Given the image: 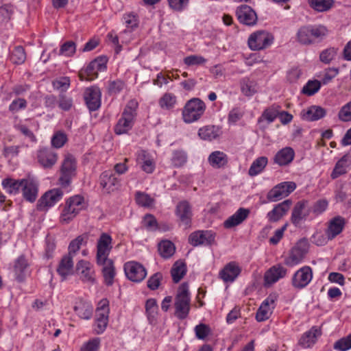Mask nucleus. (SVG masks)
I'll return each mask as SVG.
<instances>
[{"mask_svg":"<svg viewBox=\"0 0 351 351\" xmlns=\"http://www.w3.org/2000/svg\"><path fill=\"white\" fill-rule=\"evenodd\" d=\"M328 34V29L323 25H307L298 29L295 38L300 44L309 45L323 40Z\"/></svg>","mask_w":351,"mask_h":351,"instance_id":"1","label":"nucleus"},{"mask_svg":"<svg viewBox=\"0 0 351 351\" xmlns=\"http://www.w3.org/2000/svg\"><path fill=\"white\" fill-rule=\"evenodd\" d=\"M138 106V104L134 99L130 100L127 104L121 117L119 119L114 127V132L117 134H126L132 128Z\"/></svg>","mask_w":351,"mask_h":351,"instance_id":"2","label":"nucleus"},{"mask_svg":"<svg viewBox=\"0 0 351 351\" xmlns=\"http://www.w3.org/2000/svg\"><path fill=\"white\" fill-rule=\"evenodd\" d=\"M174 307V315L177 318L179 319L186 318L191 309V297L186 283L180 285L176 293Z\"/></svg>","mask_w":351,"mask_h":351,"instance_id":"3","label":"nucleus"},{"mask_svg":"<svg viewBox=\"0 0 351 351\" xmlns=\"http://www.w3.org/2000/svg\"><path fill=\"white\" fill-rule=\"evenodd\" d=\"M206 106L199 98H192L186 101L182 111V118L184 123H192L197 121L204 115Z\"/></svg>","mask_w":351,"mask_h":351,"instance_id":"4","label":"nucleus"},{"mask_svg":"<svg viewBox=\"0 0 351 351\" xmlns=\"http://www.w3.org/2000/svg\"><path fill=\"white\" fill-rule=\"evenodd\" d=\"M274 36L267 31L258 30L252 33L247 39L249 48L253 51H261L269 47L274 43Z\"/></svg>","mask_w":351,"mask_h":351,"instance_id":"5","label":"nucleus"},{"mask_svg":"<svg viewBox=\"0 0 351 351\" xmlns=\"http://www.w3.org/2000/svg\"><path fill=\"white\" fill-rule=\"evenodd\" d=\"M85 203L84 197L81 195H74L69 197L62 210L61 219L64 222H69L73 219L84 208Z\"/></svg>","mask_w":351,"mask_h":351,"instance_id":"6","label":"nucleus"},{"mask_svg":"<svg viewBox=\"0 0 351 351\" xmlns=\"http://www.w3.org/2000/svg\"><path fill=\"white\" fill-rule=\"evenodd\" d=\"M109 302L107 299L101 300L96 309V318L94 330L96 334H101L106 330L108 322Z\"/></svg>","mask_w":351,"mask_h":351,"instance_id":"7","label":"nucleus"},{"mask_svg":"<svg viewBox=\"0 0 351 351\" xmlns=\"http://www.w3.org/2000/svg\"><path fill=\"white\" fill-rule=\"evenodd\" d=\"M76 160L71 155H66L61 167V176L59 183L62 187H66L71 183V179L76 174Z\"/></svg>","mask_w":351,"mask_h":351,"instance_id":"8","label":"nucleus"},{"mask_svg":"<svg viewBox=\"0 0 351 351\" xmlns=\"http://www.w3.org/2000/svg\"><path fill=\"white\" fill-rule=\"evenodd\" d=\"M277 300V294L271 293L262 302L256 313L257 322H262L269 319L276 308Z\"/></svg>","mask_w":351,"mask_h":351,"instance_id":"9","label":"nucleus"},{"mask_svg":"<svg viewBox=\"0 0 351 351\" xmlns=\"http://www.w3.org/2000/svg\"><path fill=\"white\" fill-rule=\"evenodd\" d=\"M75 274L85 283L93 284L95 282L94 265L86 260H80L76 263Z\"/></svg>","mask_w":351,"mask_h":351,"instance_id":"10","label":"nucleus"},{"mask_svg":"<svg viewBox=\"0 0 351 351\" xmlns=\"http://www.w3.org/2000/svg\"><path fill=\"white\" fill-rule=\"evenodd\" d=\"M96 262L110 259V253L112 249V239L107 233H102L97 241Z\"/></svg>","mask_w":351,"mask_h":351,"instance_id":"11","label":"nucleus"},{"mask_svg":"<svg viewBox=\"0 0 351 351\" xmlns=\"http://www.w3.org/2000/svg\"><path fill=\"white\" fill-rule=\"evenodd\" d=\"M308 251V245L306 241H299L290 251L288 256L285 259L287 266L294 267L302 262Z\"/></svg>","mask_w":351,"mask_h":351,"instance_id":"12","label":"nucleus"},{"mask_svg":"<svg viewBox=\"0 0 351 351\" xmlns=\"http://www.w3.org/2000/svg\"><path fill=\"white\" fill-rule=\"evenodd\" d=\"M313 276L312 269L309 266H303L293 275L291 285L296 289H302L310 284Z\"/></svg>","mask_w":351,"mask_h":351,"instance_id":"13","label":"nucleus"},{"mask_svg":"<svg viewBox=\"0 0 351 351\" xmlns=\"http://www.w3.org/2000/svg\"><path fill=\"white\" fill-rule=\"evenodd\" d=\"M126 277L131 281L139 282L147 276V271L143 265L136 261H128L124 264Z\"/></svg>","mask_w":351,"mask_h":351,"instance_id":"14","label":"nucleus"},{"mask_svg":"<svg viewBox=\"0 0 351 351\" xmlns=\"http://www.w3.org/2000/svg\"><path fill=\"white\" fill-rule=\"evenodd\" d=\"M295 188L296 184L293 182H284L270 190L267 197L270 202H277L287 197Z\"/></svg>","mask_w":351,"mask_h":351,"instance_id":"15","label":"nucleus"},{"mask_svg":"<svg viewBox=\"0 0 351 351\" xmlns=\"http://www.w3.org/2000/svg\"><path fill=\"white\" fill-rule=\"evenodd\" d=\"M189 241L193 246L211 245L215 242V233L212 230H197L190 234Z\"/></svg>","mask_w":351,"mask_h":351,"instance_id":"16","label":"nucleus"},{"mask_svg":"<svg viewBox=\"0 0 351 351\" xmlns=\"http://www.w3.org/2000/svg\"><path fill=\"white\" fill-rule=\"evenodd\" d=\"M136 162L141 169L146 173H152L156 169V160L154 156L145 150H139L136 154Z\"/></svg>","mask_w":351,"mask_h":351,"instance_id":"17","label":"nucleus"},{"mask_svg":"<svg viewBox=\"0 0 351 351\" xmlns=\"http://www.w3.org/2000/svg\"><path fill=\"white\" fill-rule=\"evenodd\" d=\"M311 208L308 205V202L306 201L298 202L292 211L291 214V221L295 226H300L303 221H304L309 213Z\"/></svg>","mask_w":351,"mask_h":351,"instance_id":"18","label":"nucleus"},{"mask_svg":"<svg viewBox=\"0 0 351 351\" xmlns=\"http://www.w3.org/2000/svg\"><path fill=\"white\" fill-rule=\"evenodd\" d=\"M287 274V269L280 264L275 265L266 271L264 275V282L270 286L285 278Z\"/></svg>","mask_w":351,"mask_h":351,"instance_id":"19","label":"nucleus"},{"mask_svg":"<svg viewBox=\"0 0 351 351\" xmlns=\"http://www.w3.org/2000/svg\"><path fill=\"white\" fill-rule=\"evenodd\" d=\"M241 267L239 264L235 261H231L227 263L219 271V277L223 282H233L240 275Z\"/></svg>","mask_w":351,"mask_h":351,"instance_id":"20","label":"nucleus"},{"mask_svg":"<svg viewBox=\"0 0 351 351\" xmlns=\"http://www.w3.org/2000/svg\"><path fill=\"white\" fill-rule=\"evenodd\" d=\"M99 185L104 193L114 191L119 186V180L111 171H104L99 177Z\"/></svg>","mask_w":351,"mask_h":351,"instance_id":"21","label":"nucleus"},{"mask_svg":"<svg viewBox=\"0 0 351 351\" xmlns=\"http://www.w3.org/2000/svg\"><path fill=\"white\" fill-rule=\"evenodd\" d=\"M101 95V91L97 86H91L85 90L84 97L90 110L94 111L100 107Z\"/></svg>","mask_w":351,"mask_h":351,"instance_id":"22","label":"nucleus"},{"mask_svg":"<svg viewBox=\"0 0 351 351\" xmlns=\"http://www.w3.org/2000/svg\"><path fill=\"white\" fill-rule=\"evenodd\" d=\"M236 14L240 23L246 25H254L256 23V12L248 5H243L237 8Z\"/></svg>","mask_w":351,"mask_h":351,"instance_id":"23","label":"nucleus"},{"mask_svg":"<svg viewBox=\"0 0 351 351\" xmlns=\"http://www.w3.org/2000/svg\"><path fill=\"white\" fill-rule=\"evenodd\" d=\"M321 335V329L317 326H313L302 335L299 340V345L305 349L311 348L316 343Z\"/></svg>","mask_w":351,"mask_h":351,"instance_id":"24","label":"nucleus"},{"mask_svg":"<svg viewBox=\"0 0 351 351\" xmlns=\"http://www.w3.org/2000/svg\"><path fill=\"white\" fill-rule=\"evenodd\" d=\"M250 213L248 208H240L223 222L224 228L230 229L241 224L247 219Z\"/></svg>","mask_w":351,"mask_h":351,"instance_id":"25","label":"nucleus"},{"mask_svg":"<svg viewBox=\"0 0 351 351\" xmlns=\"http://www.w3.org/2000/svg\"><path fill=\"white\" fill-rule=\"evenodd\" d=\"M346 224L345 219L341 216H337L328 221V225L326 231L328 239H332L339 234Z\"/></svg>","mask_w":351,"mask_h":351,"instance_id":"26","label":"nucleus"},{"mask_svg":"<svg viewBox=\"0 0 351 351\" xmlns=\"http://www.w3.org/2000/svg\"><path fill=\"white\" fill-rule=\"evenodd\" d=\"M326 110L319 106H311L301 111L300 116L303 120L308 121H317L325 117Z\"/></svg>","mask_w":351,"mask_h":351,"instance_id":"27","label":"nucleus"},{"mask_svg":"<svg viewBox=\"0 0 351 351\" xmlns=\"http://www.w3.org/2000/svg\"><path fill=\"white\" fill-rule=\"evenodd\" d=\"M295 157V152L290 147H286L280 149L274 157V162L279 166L289 165Z\"/></svg>","mask_w":351,"mask_h":351,"instance_id":"28","label":"nucleus"},{"mask_svg":"<svg viewBox=\"0 0 351 351\" xmlns=\"http://www.w3.org/2000/svg\"><path fill=\"white\" fill-rule=\"evenodd\" d=\"M291 202L285 200L274 206V208L267 213V217L269 221L276 222L280 220L290 208Z\"/></svg>","mask_w":351,"mask_h":351,"instance_id":"29","label":"nucleus"},{"mask_svg":"<svg viewBox=\"0 0 351 351\" xmlns=\"http://www.w3.org/2000/svg\"><path fill=\"white\" fill-rule=\"evenodd\" d=\"M145 315L149 324L156 325L159 317V311L157 302L154 298L148 299L145 305Z\"/></svg>","mask_w":351,"mask_h":351,"instance_id":"30","label":"nucleus"},{"mask_svg":"<svg viewBox=\"0 0 351 351\" xmlns=\"http://www.w3.org/2000/svg\"><path fill=\"white\" fill-rule=\"evenodd\" d=\"M351 165V155L346 154L341 157L335 164V166L330 174L332 179H336L339 176L346 174Z\"/></svg>","mask_w":351,"mask_h":351,"instance_id":"31","label":"nucleus"},{"mask_svg":"<svg viewBox=\"0 0 351 351\" xmlns=\"http://www.w3.org/2000/svg\"><path fill=\"white\" fill-rule=\"evenodd\" d=\"M96 263L97 265L101 267L105 282L108 285H112L116 274L113 261L112 259H107Z\"/></svg>","mask_w":351,"mask_h":351,"instance_id":"32","label":"nucleus"},{"mask_svg":"<svg viewBox=\"0 0 351 351\" xmlns=\"http://www.w3.org/2000/svg\"><path fill=\"white\" fill-rule=\"evenodd\" d=\"M73 309L76 314L82 319H90L93 315V306L88 302L81 299L75 302Z\"/></svg>","mask_w":351,"mask_h":351,"instance_id":"33","label":"nucleus"},{"mask_svg":"<svg viewBox=\"0 0 351 351\" xmlns=\"http://www.w3.org/2000/svg\"><path fill=\"white\" fill-rule=\"evenodd\" d=\"M21 191L27 201L34 202L38 195V184L33 180L25 179Z\"/></svg>","mask_w":351,"mask_h":351,"instance_id":"34","label":"nucleus"},{"mask_svg":"<svg viewBox=\"0 0 351 351\" xmlns=\"http://www.w3.org/2000/svg\"><path fill=\"white\" fill-rule=\"evenodd\" d=\"M24 180L25 179L15 180L6 178L2 180L3 189L10 195H16L21 191Z\"/></svg>","mask_w":351,"mask_h":351,"instance_id":"35","label":"nucleus"},{"mask_svg":"<svg viewBox=\"0 0 351 351\" xmlns=\"http://www.w3.org/2000/svg\"><path fill=\"white\" fill-rule=\"evenodd\" d=\"M176 214L180 221L186 225L189 224L192 217L190 204L186 201L180 202L176 206Z\"/></svg>","mask_w":351,"mask_h":351,"instance_id":"36","label":"nucleus"},{"mask_svg":"<svg viewBox=\"0 0 351 351\" xmlns=\"http://www.w3.org/2000/svg\"><path fill=\"white\" fill-rule=\"evenodd\" d=\"M88 242V236L82 234L71 240L68 246L69 255L74 257L80 251L81 247L86 246Z\"/></svg>","mask_w":351,"mask_h":351,"instance_id":"37","label":"nucleus"},{"mask_svg":"<svg viewBox=\"0 0 351 351\" xmlns=\"http://www.w3.org/2000/svg\"><path fill=\"white\" fill-rule=\"evenodd\" d=\"M227 155L220 151L213 152L208 158V161L213 168H221L228 163Z\"/></svg>","mask_w":351,"mask_h":351,"instance_id":"38","label":"nucleus"},{"mask_svg":"<svg viewBox=\"0 0 351 351\" xmlns=\"http://www.w3.org/2000/svg\"><path fill=\"white\" fill-rule=\"evenodd\" d=\"M177 97L171 93H165L158 100L160 108L165 110H171L177 105Z\"/></svg>","mask_w":351,"mask_h":351,"instance_id":"39","label":"nucleus"},{"mask_svg":"<svg viewBox=\"0 0 351 351\" xmlns=\"http://www.w3.org/2000/svg\"><path fill=\"white\" fill-rule=\"evenodd\" d=\"M63 194V191L60 189L56 188L45 192V208H51L60 201Z\"/></svg>","mask_w":351,"mask_h":351,"instance_id":"40","label":"nucleus"},{"mask_svg":"<svg viewBox=\"0 0 351 351\" xmlns=\"http://www.w3.org/2000/svg\"><path fill=\"white\" fill-rule=\"evenodd\" d=\"M241 93L247 97H252L258 90L256 82L249 78H243L240 82Z\"/></svg>","mask_w":351,"mask_h":351,"instance_id":"41","label":"nucleus"},{"mask_svg":"<svg viewBox=\"0 0 351 351\" xmlns=\"http://www.w3.org/2000/svg\"><path fill=\"white\" fill-rule=\"evenodd\" d=\"M73 257L69 254H66L62 258L58 269L60 275L65 277L72 272L73 267Z\"/></svg>","mask_w":351,"mask_h":351,"instance_id":"42","label":"nucleus"},{"mask_svg":"<svg viewBox=\"0 0 351 351\" xmlns=\"http://www.w3.org/2000/svg\"><path fill=\"white\" fill-rule=\"evenodd\" d=\"M268 162L267 158L261 156L256 158L251 165L249 169V175L255 176L261 173Z\"/></svg>","mask_w":351,"mask_h":351,"instance_id":"43","label":"nucleus"},{"mask_svg":"<svg viewBox=\"0 0 351 351\" xmlns=\"http://www.w3.org/2000/svg\"><path fill=\"white\" fill-rule=\"evenodd\" d=\"M311 8L317 12H326L330 10L334 4L333 0H308Z\"/></svg>","mask_w":351,"mask_h":351,"instance_id":"44","label":"nucleus"},{"mask_svg":"<svg viewBox=\"0 0 351 351\" xmlns=\"http://www.w3.org/2000/svg\"><path fill=\"white\" fill-rule=\"evenodd\" d=\"M158 251L163 258H168L173 255L176 247L170 241H162L158 245Z\"/></svg>","mask_w":351,"mask_h":351,"instance_id":"45","label":"nucleus"},{"mask_svg":"<svg viewBox=\"0 0 351 351\" xmlns=\"http://www.w3.org/2000/svg\"><path fill=\"white\" fill-rule=\"evenodd\" d=\"M186 265L182 261H177L171 269V276L175 282H178L186 274Z\"/></svg>","mask_w":351,"mask_h":351,"instance_id":"46","label":"nucleus"},{"mask_svg":"<svg viewBox=\"0 0 351 351\" xmlns=\"http://www.w3.org/2000/svg\"><path fill=\"white\" fill-rule=\"evenodd\" d=\"M199 137L205 141H212L218 136L217 129L214 126H205L198 131Z\"/></svg>","mask_w":351,"mask_h":351,"instance_id":"47","label":"nucleus"},{"mask_svg":"<svg viewBox=\"0 0 351 351\" xmlns=\"http://www.w3.org/2000/svg\"><path fill=\"white\" fill-rule=\"evenodd\" d=\"M322 86L320 81L317 80H310L303 86L302 93L307 96H312L317 93Z\"/></svg>","mask_w":351,"mask_h":351,"instance_id":"48","label":"nucleus"},{"mask_svg":"<svg viewBox=\"0 0 351 351\" xmlns=\"http://www.w3.org/2000/svg\"><path fill=\"white\" fill-rule=\"evenodd\" d=\"M206 62V59L199 55H190L183 59L184 64L188 67L202 66Z\"/></svg>","mask_w":351,"mask_h":351,"instance_id":"49","label":"nucleus"},{"mask_svg":"<svg viewBox=\"0 0 351 351\" xmlns=\"http://www.w3.org/2000/svg\"><path fill=\"white\" fill-rule=\"evenodd\" d=\"M187 160L186 154L182 150L174 151L171 158L173 167H179L186 163Z\"/></svg>","mask_w":351,"mask_h":351,"instance_id":"50","label":"nucleus"},{"mask_svg":"<svg viewBox=\"0 0 351 351\" xmlns=\"http://www.w3.org/2000/svg\"><path fill=\"white\" fill-rule=\"evenodd\" d=\"M101 346V340L98 337L90 339L85 341L81 346L80 351H99Z\"/></svg>","mask_w":351,"mask_h":351,"instance_id":"51","label":"nucleus"},{"mask_svg":"<svg viewBox=\"0 0 351 351\" xmlns=\"http://www.w3.org/2000/svg\"><path fill=\"white\" fill-rule=\"evenodd\" d=\"M337 54V49L334 47L327 48L323 50L319 54V60L324 64H329L332 61Z\"/></svg>","mask_w":351,"mask_h":351,"instance_id":"52","label":"nucleus"},{"mask_svg":"<svg viewBox=\"0 0 351 351\" xmlns=\"http://www.w3.org/2000/svg\"><path fill=\"white\" fill-rule=\"evenodd\" d=\"M25 58L26 56L25 51L21 46L16 47L10 56V60L12 62L16 64H21L23 63Z\"/></svg>","mask_w":351,"mask_h":351,"instance_id":"53","label":"nucleus"},{"mask_svg":"<svg viewBox=\"0 0 351 351\" xmlns=\"http://www.w3.org/2000/svg\"><path fill=\"white\" fill-rule=\"evenodd\" d=\"M27 267V261L24 256H21L16 259L14 265V272L17 278L22 279Z\"/></svg>","mask_w":351,"mask_h":351,"instance_id":"54","label":"nucleus"},{"mask_svg":"<svg viewBox=\"0 0 351 351\" xmlns=\"http://www.w3.org/2000/svg\"><path fill=\"white\" fill-rule=\"evenodd\" d=\"M76 51V45L73 41H66L61 45L60 54L71 57L73 56Z\"/></svg>","mask_w":351,"mask_h":351,"instance_id":"55","label":"nucleus"},{"mask_svg":"<svg viewBox=\"0 0 351 351\" xmlns=\"http://www.w3.org/2000/svg\"><path fill=\"white\" fill-rule=\"evenodd\" d=\"M351 348V334L337 341L334 349L338 351H347Z\"/></svg>","mask_w":351,"mask_h":351,"instance_id":"56","label":"nucleus"},{"mask_svg":"<svg viewBox=\"0 0 351 351\" xmlns=\"http://www.w3.org/2000/svg\"><path fill=\"white\" fill-rule=\"evenodd\" d=\"M136 202L141 206L150 207L154 204V199L147 194L137 192L136 194Z\"/></svg>","mask_w":351,"mask_h":351,"instance_id":"57","label":"nucleus"},{"mask_svg":"<svg viewBox=\"0 0 351 351\" xmlns=\"http://www.w3.org/2000/svg\"><path fill=\"white\" fill-rule=\"evenodd\" d=\"M338 118L343 122L351 121V101L341 108L338 112Z\"/></svg>","mask_w":351,"mask_h":351,"instance_id":"58","label":"nucleus"},{"mask_svg":"<svg viewBox=\"0 0 351 351\" xmlns=\"http://www.w3.org/2000/svg\"><path fill=\"white\" fill-rule=\"evenodd\" d=\"M53 86L60 91H65L70 86V79L68 77H60L53 82Z\"/></svg>","mask_w":351,"mask_h":351,"instance_id":"59","label":"nucleus"},{"mask_svg":"<svg viewBox=\"0 0 351 351\" xmlns=\"http://www.w3.org/2000/svg\"><path fill=\"white\" fill-rule=\"evenodd\" d=\"M194 330L198 339H204L210 334V328L204 324L197 325Z\"/></svg>","mask_w":351,"mask_h":351,"instance_id":"60","label":"nucleus"},{"mask_svg":"<svg viewBox=\"0 0 351 351\" xmlns=\"http://www.w3.org/2000/svg\"><path fill=\"white\" fill-rule=\"evenodd\" d=\"M106 63L107 60L106 58L99 57L90 62V68L96 70L99 73V72H103L106 70Z\"/></svg>","mask_w":351,"mask_h":351,"instance_id":"61","label":"nucleus"},{"mask_svg":"<svg viewBox=\"0 0 351 351\" xmlns=\"http://www.w3.org/2000/svg\"><path fill=\"white\" fill-rule=\"evenodd\" d=\"M66 135L61 132H56L51 138V144L54 147L60 148L66 142Z\"/></svg>","mask_w":351,"mask_h":351,"instance_id":"62","label":"nucleus"},{"mask_svg":"<svg viewBox=\"0 0 351 351\" xmlns=\"http://www.w3.org/2000/svg\"><path fill=\"white\" fill-rule=\"evenodd\" d=\"M90 62L85 68L84 71H82L80 74V77L82 80L92 81L97 77L98 73L96 71V70H95L93 69H90Z\"/></svg>","mask_w":351,"mask_h":351,"instance_id":"63","label":"nucleus"},{"mask_svg":"<svg viewBox=\"0 0 351 351\" xmlns=\"http://www.w3.org/2000/svg\"><path fill=\"white\" fill-rule=\"evenodd\" d=\"M15 128L20 131L25 137L28 138L31 141H35V137L32 132V127L28 124L20 123L15 125Z\"/></svg>","mask_w":351,"mask_h":351,"instance_id":"64","label":"nucleus"}]
</instances>
